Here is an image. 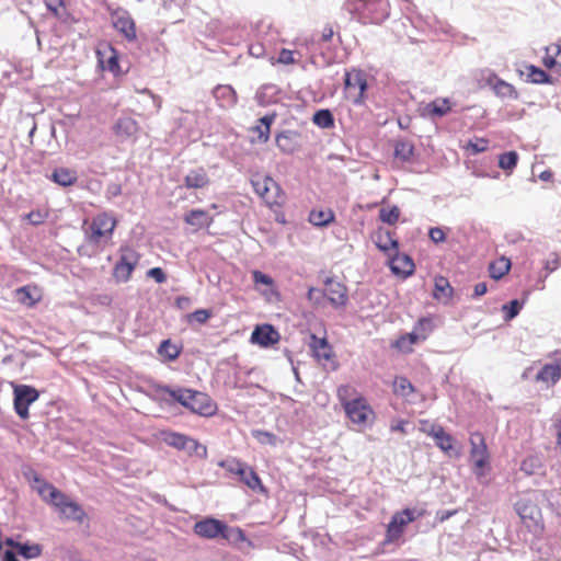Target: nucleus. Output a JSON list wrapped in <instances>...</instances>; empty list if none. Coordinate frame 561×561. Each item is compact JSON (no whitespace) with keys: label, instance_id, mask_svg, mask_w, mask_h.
I'll use <instances>...</instances> for the list:
<instances>
[{"label":"nucleus","instance_id":"obj_56","mask_svg":"<svg viewBox=\"0 0 561 561\" xmlns=\"http://www.w3.org/2000/svg\"><path fill=\"white\" fill-rule=\"evenodd\" d=\"M253 436L259 440L261 444H270L275 445L276 444V436L270 432L266 431H254Z\"/></svg>","mask_w":561,"mask_h":561},{"label":"nucleus","instance_id":"obj_38","mask_svg":"<svg viewBox=\"0 0 561 561\" xmlns=\"http://www.w3.org/2000/svg\"><path fill=\"white\" fill-rule=\"evenodd\" d=\"M183 450H185L190 457H196L203 460L208 457L207 447L190 436Z\"/></svg>","mask_w":561,"mask_h":561},{"label":"nucleus","instance_id":"obj_33","mask_svg":"<svg viewBox=\"0 0 561 561\" xmlns=\"http://www.w3.org/2000/svg\"><path fill=\"white\" fill-rule=\"evenodd\" d=\"M392 391L394 396L408 399L410 396L415 393V387L404 376H396L392 381Z\"/></svg>","mask_w":561,"mask_h":561},{"label":"nucleus","instance_id":"obj_50","mask_svg":"<svg viewBox=\"0 0 561 561\" xmlns=\"http://www.w3.org/2000/svg\"><path fill=\"white\" fill-rule=\"evenodd\" d=\"M518 156L515 151L502 153L499 158V167L503 170H513L517 164Z\"/></svg>","mask_w":561,"mask_h":561},{"label":"nucleus","instance_id":"obj_27","mask_svg":"<svg viewBox=\"0 0 561 561\" xmlns=\"http://www.w3.org/2000/svg\"><path fill=\"white\" fill-rule=\"evenodd\" d=\"M211 95L217 105H233L237 102V93L231 85L219 84L213 90Z\"/></svg>","mask_w":561,"mask_h":561},{"label":"nucleus","instance_id":"obj_41","mask_svg":"<svg viewBox=\"0 0 561 561\" xmlns=\"http://www.w3.org/2000/svg\"><path fill=\"white\" fill-rule=\"evenodd\" d=\"M436 446L446 454H450L454 450L455 439L448 434L444 427L438 430V433L434 436Z\"/></svg>","mask_w":561,"mask_h":561},{"label":"nucleus","instance_id":"obj_55","mask_svg":"<svg viewBox=\"0 0 561 561\" xmlns=\"http://www.w3.org/2000/svg\"><path fill=\"white\" fill-rule=\"evenodd\" d=\"M47 10L57 19L65 21L64 13L60 7H64V0H44Z\"/></svg>","mask_w":561,"mask_h":561},{"label":"nucleus","instance_id":"obj_52","mask_svg":"<svg viewBox=\"0 0 561 561\" xmlns=\"http://www.w3.org/2000/svg\"><path fill=\"white\" fill-rule=\"evenodd\" d=\"M219 466L225 468L230 473H233L237 476H240L247 467L245 463H243L242 461L237 460V459L220 461Z\"/></svg>","mask_w":561,"mask_h":561},{"label":"nucleus","instance_id":"obj_64","mask_svg":"<svg viewBox=\"0 0 561 561\" xmlns=\"http://www.w3.org/2000/svg\"><path fill=\"white\" fill-rule=\"evenodd\" d=\"M26 218L33 225H41L45 221L46 215L43 214L42 211L37 210V211H31L30 214H27Z\"/></svg>","mask_w":561,"mask_h":561},{"label":"nucleus","instance_id":"obj_42","mask_svg":"<svg viewBox=\"0 0 561 561\" xmlns=\"http://www.w3.org/2000/svg\"><path fill=\"white\" fill-rule=\"evenodd\" d=\"M336 396L343 409H345L346 403H352L355 401V398L360 397L357 390L350 385H342L336 390Z\"/></svg>","mask_w":561,"mask_h":561},{"label":"nucleus","instance_id":"obj_24","mask_svg":"<svg viewBox=\"0 0 561 561\" xmlns=\"http://www.w3.org/2000/svg\"><path fill=\"white\" fill-rule=\"evenodd\" d=\"M516 511L522 520L529 526L528 522L537 523L541 516L539 507L528 500H520L516 503Z\"/></svg>","mask_w":561,"mask_h":561},{"label":"nucleus","instance_id":"obj_60","mask_svg":"<svg viewBox=\"0 0 561 561\" xmlns=\"http://www.w3.org/2000/svg\"><path fill=\"white\" fill-rule=\"evenodd\" d=\"M393 346L403 353H411L413 352V346L411 343H409L407 336L403 334L401 335L393 344Z\"/></svg>","mask_w":561,"mask_h":561},{"label":"nucleus","instance_id":"obj_35","mask_svg":"<svg viewBox=\"0 0 561 561\" xmlns=\"http://www.w3.org/2000/svg\"><path fill=\"white\" fill-rule=\"evenodd\" d=\"M335 218L332 209H312L309 214V221L318 227L328 226Z\"/></svg>","mask_w":561,"mask_h":561},{"label":"nucleus","instance_id":"obj_16","mask_svg":"<svg viewBox=\"0 0 561 561\" xmlns=\"http://www.w3.org/2000/svg\"><path fill=\"white\" fill-rule=\"evenodd\" d=\"M324 296L335 307H343L348 300L347 288L334 278H327L324 283Z\"/></svg>","mask_w":561,"mask_h":561},{"label":"nucleus","instance_id":"obj_14","mask_svg":"<svg viewBox=\"0 0 561 561\" xmlns=\"http://www.w3.org/2000/svg\"><path fill=\"white\" fill-rule=\"evenodd\" d=\"M279 340V332L268 323L256 325L250 337L251 343L265 348L277 344Z\"/></svg>","mask_w":561,"mask_h":561},{"label":"nucleus","instance_id":"obj_11","mask_svg":"<svg viewBox=\"0 0 561 561\" xmlns=\"http://www.w3.org/2000/svg\"><path fill=\"white\" fill-rule=\"evenodd\" d=\"M13 404L16 414L22 420L28 419V408L38 399L39 392L34 387L27 385H18L13 389Z\"/></svg>","mask_w":561,"mask_h":561},{"label":"nucleus","instance_id":"obj_1","mask_svg":"<svg viewBox=\"0 0 561 561\" xmlns=\"http://www.w3.org/2000/svg\"><path fill=\"white\" fill-rule=\"evenodd\" d=\"M162 390L193 413L210 416L217 410L216 403L205 392L186 388L171 389L170 387H164Z\"/></svg>","mask_w":561,"mask_h":561},{"label":"nucleus","instance_id":"obj_4","mask_svg":"<svg viewBox=\"0 0 561 561\" xmlns=\"http://www.w3.org/2000/svg\"><path fill=\"white\" fill-rule=\"evenodd\" d=\"M469 444V461L472 472L477 480L482 482L491 471V455L483 434L480 432L471 433Z\"/></svg>","mask_w":561,"mask_h":561},{"label":"nucleus","instance_id":"obj_25","mask_svg":"<svg viewBox=\"0 0 561 561\" xmlns=\"http://www.w3.org/2000/svg\"><path fill=\"white\" fill-rule=\"evenodd\" d=\"M4 543L8 547L16 549L19 554L24 559L38 558L43 552V547L39 543H21L13 538H7Z\"/></svg>","mask_w":561,"mask_h":561},{"label":"nucleus","instance_id":"obj_21","mask_svg":"<svg viewBox=\"0 0 561 561\" xmlns=\"http://www.w3.org/2000/svg\"><path fill=\"white\" fill-rule=\"evenodd\" d=\"M536 381L554 386L561 379V358L545 364L535 377Z\"/></svg>","mask_w":561,"mask_h":561},{"label":"nucleus","instance_id":"obj_62","mask_svg":"<svg viewBox=\"0 0 561 561\" xmlns=\"http://www.w3.org/2000/svg\"><path fill=\"white\" fill-rule=\"evenodd\" d=\"M277 62L283 64V65H291V64H294L295 62L294 51L289 50V49H286V48H283L279 51V54H278Z\"/></svg>","mask_w":561,"mask_h":561},{"label":"nucleus","instance_id":"obj_28","mask_svg":"<svg viewBox=\"0 0 561 561\" xmlns=\"http://www.w3.org/2000/svg\"><path fill=\"white\" fill-rule=\"evenodd\" d=\"M184 221L197 228L209 227L214 218L204 209H192L184 216Z\"/></svg>","mask_w":561,"mask_h":561},{"label":"nucleus","instance_id":"obj_6","mask_svg":"<svg viewBox=\"0 0 561 561\" xmlns=\"http://www.w3.org/2000/svg\"><path fill=\"white\" fill-rule=\"evenodd\" d=\"M367 73L360 69H352L345 72L344 91L348 100L354 104H359L365 100L367 91Z\"/></svg>","mask_w":561,"mask_h":561},{"label":"nucleus","instance_id":"obj_39","mask_svg":"<svg viewBox=\"0 0 561 561\" xmlns=\"http://www.w3.org/2000/svg\"><path fill=\"white\" fill-rule=\"evenodd\" d=\"M435 324L432 317H423L413 327V331L417 333L422 341H425L434 331Z\"/></svg>","mask_w":561,"mask_h":561},{"label":"nucleus","instance_id":"obj_57","mask_svg":"<svg viewBox=\"0 0 561 561\" xmlns=\"http://www.w3.org/2000/svg\"><path fill=\"white\" fill-rule=\"evenodd\" d=\"M211 317V311L208 309H198L188 314V320H195L201 324H204Z\"/></svg>","mask_w":561,"mask_h":561},{"label":"nucleus","instance_id":"obj_31","mask_svg":"<svg viewBox=\"0 0 561 561\" xmlns=\"http://www.w3.org/2000/svg\"><path fill=\"white\" fill-rule=\"evenodd\" d=\"M511 266V260L506 256H501L489 264V275L491 278L499 280L510 272Z\"/></svg>","mask_w":561,"mask_h":561},{"label":"nucleus","instance_id":"obj_12","mask_svg":"<svg viewBox=\"0 0 561 561\" xmlns=\"http://www.w3.org/2000/svg\"><path fill=\"white\" fill-rule=\"evenodd\" d=\"M228 526L219 519L207 517L194 525V533L206 539H215L219 536L227 538Z\"/></svg>","mask_w":561,"mask_h":561},{"label":"nucleus","instance_id":"obj_8","mask_svg":"<svg viewBox=\"0 0 561 561\" xmlns=\"http://www.w3.org/2000/svg\"><path fill=\"white\" fill-rule=\"evenodd\" d=\"M140 255L130 247H122L121 255L113 268V276L117 282H127L138 265Z\"/></svg>","mask_w":561,"mask_h":561},{"label":"nucleus","instance_id":"obj_20","mask_svg":"<svg viewBox=\"0 0 561 561\" xmlns=\"http://www.w3.org/2000/svg\"><path fill=\"white\" fill-rule=\"evenodd\" d=\"M114 28L119 32L128 42H134L137 38L136 25L133 18L128 12L123 11L117 13L113 20Z\"/></svg>","mask_w":561,"mask_h":561},{"label":"nucleus","instance_id":"obj_13","mask_svg":"<svg viewBox=\"0 0 561 561\" xmlns=\"http://www.w3.org/2000/svg\"><path fill=\"white\" fill-rule=\"evenodd\" d=\"M484 80V85L489 87L490 90L500 99L505 100H517L518 93L515 87L503 79H501L496 73L489 72Z\"/></svg>","mask_w":561,"mask_h":561},{"label":"nucleus","instance_id":"obj_45","mask_svg":"<svg viewBox=\"0 0 561 561\" xmlns=\"http://www.w3.org/2000/svg\"><path fill=\"white\" fill-rule=\"evenodd\" d=\"M241 481L252 490L262 488L261 479L257 473L251 468L245 467L243 472L239 476Z\"/></svg>","mask_w":561,"mask_h":561},{"label":"nucleus","instance_id":"obj_32","mask_svg":"<svg viewBox=\"0 0 561 561\" xmlns=\"http://www.w3.org/2000/svg\"><path fill=\"white\" fill-rule=\"evenodd\" d=\"M310 347L313 352V355L318 360H329L331 359L332 352L331 347L325 339H319L314 334H311Z\"/></svg>","mask_w":561,"mask_h":561},{"label":"nucleus","instance_id":"obj_9","mask_svg":"<svg viewBox=\"0 0 561 561\" xmlns=\"http://www.w3.org/2000/svg\"><path fill=\"white\" fill-rule=\"evenodd\" d=\"M345 414L352 423L358 426H367L375 420V412L364 397L355 398L352 403H346Z\"/></svg>","mask_w":561,"mask_h":561},{"label":"nucleus","instance_id":"obj_48","mask_svg":"<svg viewBox=\"0 0 561 561\" xmlns=\"http://www.w3.org/2000/svg\"><path fill=\"white\" fill-rule=\"evenodd\" d=\"M489 148V140L484 138H474L467 142L466 146H463V149L470 151L472 154H477L480 152L486 151Z\"/></svg>","mask_w":561,"mask_h":561},{"label":"nucleus","instance_id":"obj_3","mask_svg":"<svg viewBox=\"0 0 561 561\" xmlns=\"http://www.w3.org/2000/svg\"><path fill=\"white\" fill-rule=\"evenodd\" d=\"M39 494L59 513L69 520L83 523L87 519V513L77 502L70 500L65 493L59 491L50 483H44L39 489Z\"/></svg>","mask_w":561,"mask_h":561},{"label":"nucleus","instance_id":"obj_15","mask_svg":"<svg viewBox=\"0 0 561 561\" xmlns=\"http://www.w3.org/2000/svg\"><path fill=\"white\" fill-rule=\"evenodd\" d=\"M286 92L276 84H263L255 93L259 105H285Z\"/></svg>","mask_w":561,"mask_h":561},{"label":"nucleus","instance_id":"obj_7","mask_svg":"<svg viewBox=\"0 0 561 561\" xmlns=\"http://www.w3.org/2000/svg\"><path fill=\"white\" fill-rule=\"evenodd\" d=\"M423 512H420L417 515L415 514V510L411 508H404L400 512H396L391 520L389 522L386 530V541L387 542H394L398 541L404 530L405 527L414 522L419 516H422Z\"/></svg>","mask_w":561,"mask_h":561},{"label":"nucleus","instance_id":"obj_40","mask_svg":"<svg viewBox=\"0 0 561 561\" xmlns=\"http://www.w3.org/2000/svg\"><path fill=\"white\" fill-rule=\"evenodd\" d=\"M414 154V146L407 140H399L394 145V158L407 162L412 159Z\"/></svg>","mask_w":561,"mask_h":561},{"label":"nucleus","instance_id":"obj_63","mask_svg":"<svg viewBox=\"0 0 561 561\" xmlns=\"http://www.w3.org/2000/svg\"><path fill=\"white\" fill-rule=\"evenodd\" d=\"M249 54L255 58H261L265 55V46L262 43H252L249 46Z\"/></svg>","mask_w":561,"mask_h":561},{"label":"nucleus","instance_id":"obj_37","mask_svg":"<svg viewBox=\"0 0 561 561\" xmlns=\"http://www.w3.org/2000/svg\"><path fill=\"white\" fill-rule=\"evenodd\" d=\"M275 115H266L260 118L259 124L253 127V131L257 134V137L253 141L266 142L271 134V124Z\"/></svg>","mask_w":561,"mask_h":561},{"label":"nucleus","instance_id":"obj_22","mask_svg":"<svg viewBox=\"0 0 561 561\" xmlns=\"http://www.w3.org/2000/svg\"><path fill=\"white\" fill-rule=\"evenodd\" d=\"M15 297L21 305L31 308L42 300L43 291L35 284L25 285L15 289Z\"/></svg>","mask_w":561,"mask_h":561},{"label":"nucleus","instance_id":"obj_44","mask_svg":"<svg viewBox=\"0 0 561 561\" xmlns=\"http://www.w3.org/2000/svg\"><path fill=\"white\" fill-rule=\"evenodd\" d=\"M364 0H345L342 10L351 15V20L359 22V18L363 14Z\"/></svg>","mask_w":561,"mask_h":561},{"label":"nucleus","instance_id":"obj_59","mask_svg":"<svg viewBox=\"0 0 561 561\" xmlns=\"http://www.w3.org/2000/svg\"><path fill=\"white\" fill-rule=\"evenodd\" d=\"M428 237L434 243H442L446 240V233L440 227H433L428 231Z\"/></svg>","mask_w":561,"mask_h":561},{"label":"nucleus","instance_id":"obj_43","mask_svg":"<svg viewBox=\"0 0 561 561\" xmlns=\"http://www.w3.org/2000/svg\"><path fill=\"white\" fill-rule=\"evenodd\" d=\"M401 210L398 206H387L379 209V219L388 225H396L399 221Z\"/></svg>","mask_w":561,"mask_h":561},{"label":"nucleus","instance_id":"obj_34","mask_svg":"<svg viewBox=\"0 0 561 561\" xmlns=\"http://www.w3.org/2000/svg\"><path fill=\"white\" fill-rule=\"evenodd\" d=\"M433 296L439 301L447 302L453 296V287L448 279L443 276L435 278Z\"/></svg>","mask_w":561,"mask_h":561},{"label":"nucleus","instance_id":"obj_36","mask_svg":"<svg viewBox=\"0 0 561 561\" xmlns=\"http://www.w3.org/2000/svg\"><path fill=\"white\" fill-rule=\"evenodd\" d=\"M161 438L168 446L182 450L185 448L188 436L178 432L163 431L161 432Z\"/></svg>","mask_w":561,"mask_h":561},{"label":"nucleus","instance_id":"obj_2","mask_svg":"<svg viewBox=\"0 0 561 561\" xmlns=\"http://www.w3.org/2000/svg\"><path fill=\"white\" fill-rule=\"evenodd\" d=\"M116 226L117 219L114 215L107 211L100 213L91 220H84V238L90 244L105 247L112 240Z\"/></svg>","mask_w":561,"mask_h":561},{"label":"nucleus","instance_id":"obj_19","mask_svg":"<svg viewBox=\"0 0 561 561\" xmlns=\"http://www.w3.org/2000/svg\"><path fill=\"white\" fill-rule=\"evenodd\" d=\"M276 146L286 154H291L302 146V136L295 130H285L276 136Z\"/></svg>","mask_w":561,"mask_h":561},{"label":"nucleus","instance_id":"obj_54","mask_svg":"<svg viewBox=\"0 0 561 561\" xmlns=\"http://www.w3.org/2000/svg\"><path fill=\"white\" fill-rule=\"evenodd\" d=\"M104 70H108L114 75L119 72V60L116 50L112 49V55L105 60H100Z\"/></svg>","mask_w":561,"mask_h":561},{"label":"nucleus","instance_id":"obj_47","mask_svg":"<svg viewBox=\"0 0 561 561\" xmlns=\"http://www.w3.org/2000/svg\"><path fill=\"white\" fill-rule=\"evenodd\" d=\"M158 352L161 356H164L170 360L178 358L180 355V350L175 345H173L169 340L162 341L158 348Z\"/></svg>","mask_w":561,"mask_h":561},{"label":"nucleus","instance_id":"obj_46","mask_svg":"<svg viewBox=\"0 0 561 561\" xmlns=\"http://www.w3.org/2000/svg\"><path fill=\"white\" fill-rule=\"evenodd\" d=\"M542 467L541 461L536 456H528L522 461L520 470L526 474H534Z\"/></svg>","mask_w":561,"mask_h":561},{"label":"nucleus","instance_id":"obj_58","mask_svg":"<svg viewBox=\"0 0 561 561\" xmlns=\"http://www.w3.org/2000/svg\"><path fill=\"white\" fill-rule=\"evenodd\" d=\"M253 282L255 285L263 284L268 287L274 286V280L271 276L262 273L261 271H253L252 272Z\"/></svg>","mask_w":561,"mask_h":561},{"label":"nucleus","instance_id":"obj_30","mask_svg":"<svg viewBox=\"0 0 561 561\" xmlns=\"http://www.w3.org/2000/svg\"><path fill=\"white\" fill-rule=\"evenodd\" d=\"M50 180L60 186L67 187L73 185L78 181V175L72 169L57 168L51 173Z\"/></svg>","mask_w":561,"mask_h":561},{"label":"nucleus","instance_id":"obj_61","mask_svg":"<svg viewBox=\"0 0 561 561\" xmlns=\"http://www.w3.org/2000/svg\"><path fill=\"white\" fill-rule=\"evenodd\" d=\"M147 276L153 278L158 284L167 280V275L161 267H152L147 272Z\"/></svg>","mask_w":561,"mask_h":561},{"label":"nucleus","instance_id":"obj_17","mask_svg":"<svg viewBox=\"0 0 561 561\" xmlns=\"http://www.w3.org/2000/svg\"><path fill=\"white\" fill-rule=\"evenodd\" d=\"M388 257V264L393 274L404 278L413 274L415 268L413 260L404 253H399V249L393 251Z\"/></svg>","mask_w":561,"mask_h":561},{"label":"nucleus","instance_id":"obj_5","mask_svg":"<svg viewBox=\"0 0 561 561\" xmlns=\"http://www.w3.org/2000/svg\"><path fill=\"white\" fill-rule=\"evenodd\" d=\"M254 192L271 209L280 208L286 203V194L279 184L270 175L254 174L251 179Z\"/></svg>","mask_w":561,"mask_h":561},{"label":"nucleus","instance_id":"obj_29","mask_svg":"<svg viewBox=\"0 0 561 561\" xmlns=\"http://www.w3.org/2000/svg\"><path fill=\"white\" fill-rule=\"evenodd\" d=\"M114 131L115 135L121 139H127L137 134L138 124L135 119L130 117H124L117 121V123L114 126Z\"/></svg>","mask_w":561,"mask_h":561},{"label":"nucleus","instance_id":"obj_10","mask_svg":"<svg viewBox=\"0 0 561 561\" xmlns=\"http://www.w3.org/2000/svg\"><path fill=\"white\" fill-rule=\"evenodd\" d=\"M390 15L388 0H364L362 24H381Z\"/></svg>","mask_w":561,"mask_h":561},{"label":"nucleus","instance_id":"obj_23","mask_svg":"<svg viewBox=\"0 0 561 561\" xmlns=\"http://www.w3.org/2000/svg\"><path fill=\"white\" fill-rule=\"evenodd\" d=\"M522 76H526V81L536 84H554L556 79L547 71L535 65L525 66V71H520Z\"/></svg>","mask_w":561,"mask_h":561},{"label":"nucleus","instance_id":"obj_49","mask_svg":"<svg viewBox=\"0 0 561 561\" xmlns=\"http://www.w3.org/2000/svg\"><path fill=\"white\" fill-rule=\"evenodd\" d=\"M313 123L322 128L333 126V116L329 110H320L313 115Z\"/></svg>","mask_w":561,"mask_h":561},{"label":"nucleus","instance_id":"obj_53","mask_svg":"<svg viewBox=\"0 0 561 561\" xmlns=\"http://www.w3.org/2000/svg\"><path fill=\"white\" fill-rule=\"evenodd\" d=\"M419 425L420 432L433 438L438 433V430L443 427L442 425L434 423L430 420H420Z\"/></svg>","mask_w":561,"mask_h":561},{"label":"nucleus","instance_id":"obj_18","mask_svg":"<svg viewBox=\"0 0 561 561\" xmlns=\"http://www.w3.org/2000/svg\"><path fill=\"white\" fill-rule=\"evenodd\" d=\"M371 239L375 245L387 255H391L393 251L399 249V242L393 233L383 227L377 228Z\"/></svg>","mask_w":561,"mask_h":561},{"label":"nucleus","instance_id":"obj_26","mask_svg":"<svg viewBox=\"0 0 561 561\" xmlns=\"http://www.w3.org/2000/svg\"><path fill=\"white\" fill-rule=\"evenodd\" d=\"M210 183L209 176L204 168L191 170L184 178L186 188H204Z\"/></svg>","mask_w":561,"mask_h":561},{"label":"nucleus","instance_id":"obj_51","mask_svg":"<svg viewBox=\"0 0 561 561\" xmlns=\"http://www.w3.org/2000/svg\"><path fill=\"white\" fill-rule=\"evenodd\" d=\"M523 308V302H519L517 299L510 301L506 305H503L502 311L504 313L505 320L510 321L514 319Z\"/></svg>","mask_w":561,"mask_h":561}]
</instances>
